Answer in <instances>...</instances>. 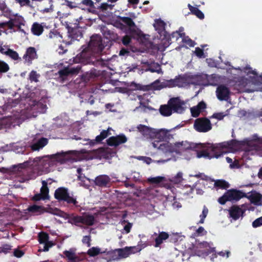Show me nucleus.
<instances>
[{
	"label": "nucleus",
	"instance_id": "f257e3e1",
	"mask_svg": "<svg viewBox=\"0 0 262 262\" xmlns=\"http://www.w3.org/2000/svg\"><path fill=\"white\" fill-rule=\"evenodd\" d=\"M90 159H91V157L89 156L88 152L85 149L79 151H61L42 158L37 157L34 159H30L26 162L13 166V169L14 171H18V174H20L23 173V169L26 166H29L39 171L48 173L52 170V168L57 163L61 164L67 162L73 163Z\"/></svg>",
	"mask_w": 262,
	"mask_h": 262
},
{
	"label": "nucleus",
	"instance_id": "f03ea898",
	"mask_svg": "<svg viewBox=\"0 0 262 262\" xmlns=\"http://www.w3.org/2000/svg\"><path fill=\"white\" fill-rule=\"evenodd\" d=\"M262 147V137L257 135H253L251 138L245 139L243 141L233 140L217 144H210V154L213 156L212 158H219L228 152H234L239 150L246 151L258 150Z\"/></svg>",
	"mask_w": 262,
	"mask_h": 262
},
{
	"label": "nucleus",
	"instance_id": "7ed1b4c3",
	"mask_svg": "<svg viewBox=\"0 0 262 262\" xmlns=\"http://www.w3.org/2000/svg\"><path fill=\"white\" fill-rule=\"evenodd\" d=\"M175 152L180 155L188 153V159L196 157L198 158H205L212 159L213 156L210 154V144H196L187 141H182L174 143Z\"/></svg>",
	"mask_w": 262,
	"mask_h": 262
},
{
	"label": "nucleus",
	"instance_id": "20e7f679",
	"mask_svg": "<svg viewBox=\"0 0 262 262\" xmlns=\"http://www.w3.org/2000/svg\"><path fill=\"white\" fill-rule=\"evenodd\" d=\"M2 14L9 17L10 20L7 22L0 23V29H3V31L6 34L12 33L15 31L25 32L21 29V26L24 25V19L23 17L17 14L12 13L11 11L7 8L4 1H0V14Z\"/></svg>",
	"mask_w": 262,
	"mask_h": 262
},
{
	"label": "nucleus",
	"instance_id": "39448f33",
	"mask_svg": "<svg viewBox=\"0 0 262 262\" xmlns=\"http://www.w3.org/2000/svg\"><path fill=\"white\" fill-rule=\"evenodd\" d=\"M244 72L247 75L252 74V77H250V79L243 78L241 81V84L245 88V91L248 93H252L255 91H261L262 90V82L259 81V78L257 76L255 71L251 70L249 67L244 68Z\"/></svg>",
	"mask_w": 262,
	"mask_h": 262
},
{
	"label": "nucleus",
	"instance_id": "423d86ee",
	"mask_svg": "<svg viewBox=\"0 0 262 262\" xmlns=\"http://www.w3.org/2000/svg\"><path fill=\"white\" fill-rule=\"evenodd\" d=\"M191 84H198L196 76L185 74L182 76L180 75L174 79L164 81L163 83L162 86H160L158 89H160L163 86L185 88Z\"/></svg>",
	"mask_w": 262,
	"mask_h": 262
},
{
	"label": "nucleus",
	"instance_id": "0eeeda50",
	"mask_svg": "<svg viewBox=\"0 0 262 262\" xmlns=\"http://www.w3.org/2000/svg\"><path fill=\"white\" fill-rule=\"evenodd\" d=\"M147 246L146 242L140 241L136 246L126 247L124 248L117 249L111 253L113 260L126 258L129 255L139 252L142 249Z\"/></svg>",
	"mask_w": 262,
	"mask_h": 262
},
{
	"label": "nucleus",
	"instance_id": "6e6552de",
	"mask_svg": "<svg viewBox=\"0 0 262 262\" xmlns=\"http://www.w3.org/2000/svg\"><path fill=\"white\" fill-rule=\"evenodd\" d=\"M71 222L76 225L84 224L88 226L94 225L95 222V216L89 213H84L81 216H74L70 219Z\"/></svg>",
	"mask_w": 262,
	"mask_h": 262
},
{
	"label": "nucleus",
	"instance_id": "1a4fd4ad",
	"mask_svg": "<svg viewBox=\"0 0 262 262\" xmlns=\"http://www.w3.org/2000/svg\"><path fill=\"white\" fill-rule=\"evenodd\" d=\"M28 210L30 212H31L32 213L35 215L41 214L45 211L49 212L51 214L56 215L59 216L63 217L65 214L63 212L61 211V210H59L57 208H50L48 209L47 210H45V208L43 207L36 205H34L29 207L28 208Z\"/></svg>",
	"mask_w": 262,
	"mask_h": 262
},
{
	"label": "nucleus",
	"instance_id": "9d476101",
	"mask_svg": "<svg viewBox=\"0 0 262 262\" xmlns=\"http://www.w3.org/2000/svg\"><path fill=\"white\" fill-rule=\"evenodd\" d=\"M178 127L179 126H177L169 129L165 128H161L159 129H155L153 139H157V142H158L161 141L171 139L173 138V135L171 134V133ZM155 142H157V141H155Z\"/></svg>",
	"mask_w": 262,
	"mask_h": 262
},
{
	"label": "nucleus",
	"instance_id": "9b49d317",
	"mask_svg": "<svg viewBox=\"0 0 262 262\" xmlns=\"http://www.w3.org/2000/svg\"><path fill=\"white\" fill-rule=\"evenodd\" d=\"M198 84L207 85H216L219 82V76L213 74L208 75L206 74H202L201 75L196 76Z\"/></svg>",
	"mask_w": 262,
	"mask_h": 262
},
{
	"label": "nucleus",
	"instance_id": "f8f14e48",
	"mask_svg": "<svg viewBox=\"0 0 262 262\" xmlns=\"http://www.w3.org/2000/svg\"><path fill=\"white\" fill-rule=\"evenodd\" d=\"M104 46L102 42V39L99 35H94L91 37L88 45V50L95 53H99L102 52Z\"/></svg>",
	"mask_w": 262,
	"mask_h": 262
},
{
	"label": "nucleus",
	"instance_id": "ddd939ff",
	"mask_svg": "<svg viewBox=\"0 0 262 262\" xmlns=\"http://www.w3.org/2000/svg\"><path fill=\"white\" fill-rule=\"evenodd\" d=\"M193 127L198 132L206 133L211 129L212 124L208 119L200 118L195 120Z\"/></svg>",
	"mask_w": 262,
	"mask_h": 262
},
{
	"label": "nucleus",
	"instance_id": "4468645a",
	"mask_svg": "<svg viewBox=\"0 0 262 262\" xmlns=\"http://www.w3.org/2000/svg\"><path fill=\"white\" fill-rule=\"evenodd\" d=\"M194 248L195 255L200 257H205L214 251L210 244L205 242L196 243Z\"/></svg>",
	"mask_w": 262,
	"mask_h": 262
},
{
	"label": "nucleus",
	"instance_id": "2eb2a0df",
	"mask_svg": "<svg viewBox=\"0 0 262 262\" xmlns=\"http://www.w3.org/2000/svg\"><path fill=\"white\" fill-rule=\"evenodd\" d=\"M56 199L60 200L66 201L68 203L73 204L77 205V202L75 198L71 197L68 193V190L63 188L57 189L54 194Z\"/></svg>",
	"mask_w": 262,
	"mask_h": 262
},
{
	"label": "nucleus",
	"instance_id": "dca6fc26",
	"mask_svg": "<svg viewBox=\"0 0 262 262\" xmlns=\"http://www.w3.org/2000/svg\"><path fill=\"white\" fill-rule=\"evenodd\" d=\"M19 123L18 116L14 115L13 116H7L0 119V129L3 128H8L15 126Z\"/></svg>",
	"mask_w": 262,
	"mask_h": 262
},
{
	"label": "nucleus",
	"instance_id": "f3484780",
	"mask_svg": "<svg viewBox=\"0 0 262 262\" xmlns=\"http://www.w3.org/2000/svg\"><path fill=\"white\" fill-rule=\"evenodd\" d=\"M246 210V207L245 205H242L241 206H233L229 209L230 217L233 220L236 221L241 217H243Z\"/></svg>",
	"mask_w": 262,
	"mask_h": 262
},
{
	"label": "nucleus",
	"instance_id": "a211bd4d",
	"mask_svg": "<svg viewBox=\"0 0 262 262\" xmlns=\"http://www.w3.org/2000/svg\"><path fill=\"white\" fill-rule=\"evenodd\" d=\"M216 95L220 101H228L230 99V90L225 85L221 84L216 88Z\"/></svg>",
	"mask_w": 262,
	"mask_h": 262
},
{
	"label": "nucleus",
	"instance_id": "6ab92c4d",
	"mask_svg": "<svg viewBox=\"0 0 262 262\" xmlns=\"http://www.w3.org/2000/svg\"><path fill=\"white\" fill-rule=\"evenodd\" d=\"M152 145L154 148H157L164 153L175 152L174 143L165 142L159 144L158 142H154L152 143Z\"/></svg>",
	"mask_w": 262,
	"mask_h": 262
},
{
	"label": "nucleus",
	"instance_id": "aec40b11",
	"mask_svg": "<svg viewBox=\"0 0 262 262\" xmlns=\"http://www.w3.org/2000/svg\"><path fill=\"white\" fill-rule=\"evenodd\" d=\"M168 104L171 106L173 112L181 114L185 110V107L184 106L185 103L178 98H173L171 99L169 101Z\"/></svg>",
	"mask_w": 262,
	"mask_h": 262
},
{
	"label": "nucleus",
	"instance_id": "412c9836",
	"mask_svg": "<svg viewBox=\"0 0 262 262\" xmlns=\"http://www.w3.org/2000/svg\"><path fill=\"white\" fill-rule=\"evenodd\" d=\"M226 195L227 196V199L230 202H237L241 199L247 197V195L245 193L235 189L229 190L226 192Z\"/></svg>",
	"mask_w": 262,
	"mask_h": 262
},
{
	"label": "nucleus",
	"instance_id": "4be33fe9",
	"mask_svg": "<svg viewBox=\"0 0 262 262\" xmlns=\"http://www.w3.org/2000/svg\"><path fill=\"white\" fill-rule=\"evenodd\" d=\"M169 237V234L165 232H160L159 233L155 232L151 235V238L155 241L154 247L156 248L160 247L161 245Z\"/></svg>",
	"mask_w": 262,
	"mask_h": 262
},
{
	"label": "nucleus",
	"instance_id": "5701e85b",
	"mask_svg": "<svg viewBox=\"0 0 262 262\" xmlns=\"http://www.w3.org/2000/svg\"><path fill=\"white\" fill-rule=\"evenodd\" d=\"M127 141V137L122 134L116 136L110 137L107 140V143L110 146H117L120 144L126 142Z\"/></svg>",
	"mask_w": 262,
	"mask_h": 262
},
{
	"label": "nucleus",
	"instance_id": "b1692460",
	"mask_svg": "<svg viewBox=\"0 0 262 262\" xmlns=\"http://www.w3.org/2000/svg\"><path fill=\"white\" fill-rule=\"evenodd\" d=\"M37 57L36 49L34 47H29L27 49L26 52L23 56V59L25 63L30 65L32 64V60L37 59Z\"/></svg>",
	"mask_w": 262,
	"mask_h": 262
},
{
	"label": "nucleus",
	"instance_id": "393cba45",
	"mask_svg": "<svg viewBox=\"0 0 262 262\" xmlns=\"http://www.w3.org/2000/svg\"><path fill=\"white\" fill-rule=\"evenodd\" d=\"M137 128L144 138L154 139L155 128L142 124L138 125Z\"/></svg>",
	"mask_w": 262,
	"mask_h": 262
},
{
	"label": "nucleus",
	"instance_id": "a878e982",
	"mask_svg": "<svg viewBox=\"0 0 262 262\" xmlns=\"http://www.w3.org/2000/svg\"><path fill=\"white\" fill-rule=\"evenodd\" d=\"M42 187L40 189V193L36 194L33 197L34 201H39L49 199V189L47 187V182L46 181H42Z\"/></svg>",
	"mask_w": 262,
	"mask_h": 262
},
{
	"label": "nucleus",
	"instance_id": "bb28decb",
	"mask_svg": "<svg viewBox=\"0 0 262 262\" xmlns=\"http://www.w3.org/2000/svg\"><path fill=\"white\" fill-rule=\"evenodd\" d=\"M112 129L110 127H108L107 130H103L99 135H98L96 137L95 140H88L86 143L85 144H90V145H94L96 143H100L103 139L107 137L109 135H111V133H110Z\"/></svg>",
	"mask_w": 262,
	"mask_h": 262
},
{
	"label": "nucleus",
	"instance_id": "cd10ccee",
	"mask_svg": "<svg viewBox=\"0 0 262 262\" xmlns=\"http://www.w3.org/2000/svg\"><path fill=\"white\" fill-rule=\"evenodd\" d=\"M80 69L81 67L79 66H77L76 67H71L60 70L58 72V73L61 78H62V79H64L66 77L70 75L77 74Z\"/></svg>",
	"mask_w": 262,
	"mask_h": 262
},
{
	"label": "nucleus",
	"instance_id": "c85d7f7f",
	"mask_svg": "<svg viewBox=\"0 0 262 262\" xmlns=\"http://www.w3.org/2000/svg\"><path fill=\"white\" fill-rule=\"evenodd\" d=\"M68 36L72 40H79L82 37L81 29L77 26L69 28L68 29Z\"/></svg>",
	"mask_w": 262,
	"mask_h": 262
},
{
	"label": "nucleus",
	"instance_id": "c756f323",
	"mask_svg": "<svg viewBox=\"0 0 262 262\" xmlns=\"http://www.w3.org/2000/svg\"><path fill=\"white\" fill-rule=\"evenodd\" d=\"M111 181L110 178L107 175H100L95 180V184L100 187H106Z\"/></svg>",
	"mask_w": 262,
	"mask_h": 262
},
{
	"label": "nucleus",
	"instance_id": "7c9ffc66",
	"mask_svg": "<svg viewBox=\"0 0 262 262\" xmlns=\"http://www.w3.org/2000/svg\"><path fill=\"white\" fill-rule=\"evenodd\" d=\"M76 248H71L69 250H65L63 253L64 256L72 262H78L79 260L78 256L76 253Z\"/></svg>",
	"mask_w": 262,
	"mask_h": 262
},
{
	"label": "nucleus",
	"instance_id": "2f4dec72",
	"mask_svg": "<svg viewBox=\"0 0 262 262\" xmlns=\"http://www.w3.org/2000/svg\"><path fill=\"white\" fill-rule=\"evenodd\" d=\"M48 143V140L46 138H40L33 143L31 147L33 150H38L42 148L45 146Z\"/></svg>",
	"mask_w": 262,
	"mask_h": 262
},
{
	"label": "nucleus",
	"instance_id": "473e14b6",
	"mask_svg": "<svg viewBox=\"0 0 262 262\" xmlns=\"http://www.w3.org/2000/svg\"><path fill=\"white\" fill-rule=\"evenodd\" d=\"M31 109L34 112H38L43 113L45 112L47 106L46 105L43 104L41 102L33 101L32 103L30 104Z\"/></svg>",
	"mask_w": 262,
	"mask_h": 262
},
{
	"label": "nucleus",
	"instance_id": "72a5a7b5",
	"mask_svg": "<svg viewBox=\"0 0 262 262\" xmlns=\"http://www.w3.org/2000/svg\"><path fill=\"white\" fill-rule=\"evenodd\" d=\"M206 104L204 102H200L197 105L194 106L190 108L192 116L193 117H196L199 116L200 113L206 108Z\"/></svg>",
	"mask_w": 262,
	"mask_h": 262
},
{
	"label": "nucleus",
	"instance_id": "f704fd0d",
	"mask_svg": "<svg viewBox=\"0 0 262 262\" xmlns=\"http://www.w3.org/2000/svg\"><path fill=\"white\" fill-rule=\"evenodd\" d=\"M39 242L40 244H43V248L42 251H48L50 246H48V242L49 240V236L47 233H40L38 235Z\"/></svg>",
	"mask_w": 262,
	"mask_h": 262
},
{
	"label": "nucleus",
	"instance_id": "c9c22d12",
	"mask_svg": "<svg viewBox=\"0 0 262 262\" xmlns=\"http://www.w3.org/2000/svg\"><path fill=\"white\" fill-rule=\"evenodd\" d=\"M184 28L180 27L178 31L173 32L170 35V39L172 40V41H177L179 39H181L182 41V38L184 37L185 34L183 32Z\"/></svg>",
	"mask_w": 262,
	"mask_h": 262
},
{
	"label": "nucleus",
	"instance_id": "e433bc0d",
	"mask_svg": "<svg viewBox=\"0 0 262 262\" xmlns=\"http://www.w3.org/2000/svg\"><path fill=\"white\" fill-rule=\"evenodd\" d=\"M247 197L250 198L251 201L253 203L257 205H261V202L262 201V196L260 194L257 193L255 192H251V194L248 196L247 195Z\"/></svg>",
	"mask_w": 262,
	"mask_h": 262
},
{
	"label": "nucleus",
	"instance_id": "4c0bfd02",
	"mask_svg": "<svg viewBox=\"0 0 262 262\" xmlns=\"http://www.w3.org/2000/svg\"><path fill=\"white\" fill-rule=\"evenodd\" d=\"M160 112L164 116H169L173 111L171 106L168 104V105H162L160 108Z\"/></svg>",
	"mask_w": 262,
	"mask_h": 262
},
{
	"label": "nucleus",
	"instance_id": "58836bf2",
	"mask_svg": "<svg viewBox=\"0 0 262 262\" xmlns=\"http://www.w3.org/2000/svg\"><path fill=\"white\" fill-rule=\"evenodd\" d=\"M167 178V182L169 181L171 184H179L183 181V173L181 172H179L174 177L172 178Z\"/></svg>",
	"mask_w": 262,
	"mask_h": 262
},
{
	"label": "nucleus",
	"instance_id": "ea45409f",
	"mask_svg": "<svg viewBox=\"0 0 262 262\" xmlns=\"http://www.w3.org/2000/svg\"><path fill=\"white\" fill-rule=\"evenodd\" d=\"M154 26L159 33H161L165 30V23L160 19H156L155 21Z\"/></svg>",
	"mask_w": 262,
	"mask_h": 262
},
{
	"label": "nucleus",
	"instance_id": "a19ab883",
	"mask_svg": "<svg viewBox=\"0 0 262 262\" xmlns=\"http://www.w3.org/2000/svg\"><path fill=\"white\" fill-rule=\"evenodd\" d=\"M81 169H78L77 172L79 174L78 177L79 180L80 181L79 183L80 185L84 186V187L88 188L90 186V179L86 178L84 176H82L80 173Z\"/></svg>",
	"mask_w": 262,
	"mask_h": 262
},
{
	"label": "nucleus",
	"instance_id": "79ce46f5",
	"mask_svg": "<svg viewBox=\"0 0 262 262\" xmlns=\"http://www.w3.org/2000/svg\"><path fill=\"white\" fill-rule=\"evenodd\" d=\"M43 29L42 26L37 23H34L31 28V31L34 35L39 36L43 32Z\"/></svg>",
	"mask_w": 262,
	"mask_h": 262
},
{
	"label": "nucleus",
	"instance_id": "37998d69",
	"mask_svg": "<svg viewBox=\"0 0 262 262\" xmlns=\"http://www.w3.org/2000/svg\"><path fill=\"white\" fill-rule=\"evenodd\" d=\"M138 159L143 160L144 162L147 164H149L152 162L157 163L158 164H162L169 160V159H167L166 160H159L157 161H154L152 160L150 158L147 157H140L138 158Z\"/></svg>",
	"mask_w": 262,
	"mask_h": 262
},
{
	"label": "nucleus",
	"instance_id": "c03bdc74",
	"mask_svg": "<svg viewBox=\"0 0 262 262\" xmlns=\"http://www.w3.org/2000/svg\"><path fill=\"white\" fill-rule=\"evenodd\" d=\"M188 7L192 14L196 15L199 18L203 19L204 18V14L198 8L193 7L190 4H188Z\"/></svg>",
	"mask_w": 262,
	"mask_h": 262
},
{
	"label": "nucleus",
	"instance_id": "a18cd8bd",
	"mask_svg": "<svg viewBox=\"0 0 262 262\" xmlns=\"http://www.w3.org/2000/svg\"><path fill=\"white\" fill-rule=\"evenodd\" d=\"M148 180L149 181L154 183L159 184L160 183H162L163 184H164L167 182V178L165 177L158 176L149 178Z\"/></svg>",
	"mask_w": 262,
	"mask_h": 262
},
{
	"label": "nucleus",
	"instance_id": "49530a36",
	"mask_svg": "<svg viewBox=\"0 0 262 262\" xmlns=\"http://www.w3.org/2000/svg\"><path fill=\"white\" fill-rule=\"evenodd\" d=\"M101 253L103 252L101 251L100 248L98 247H93L91 248L87 252L88 254L91 257L97 256Z\"/></svg>",
	"mask_w": 262,
	"mask_h": 262
},
{
	"label": "nucleus",
	"instance_id": "de8ad7c7",
	"mask_svg": "<svg viewBox=\"0 0 262 262\" xmlns=\"http://www.w3.org/2000/svg\"><path fill=\"white\" fill-rule=\"evenodd\" d=\"M143 98V97L142 95H139L137 93H130L128 94V98L129 100H136L137 99H138V100L139 101V103L141 106L143 104V103L142 101Z\"/></svg>",
	"mask_w": 262,
	"mask_h": 262
},
{
	"label": "nucleus",
	"instance_id": "09e8293b",
	"mask_svg": "<svg viewBox=\"0 0 262 262\" xmlns=\"http://www.w3.org/2000/svg\"><path fill=\"white\" fill-rule=\"evenodd\" d=\"M6 56L9 57L12 59L14 60L20 59V58L19 57L18 54L16 51L12 49H10V48L8 51V52H7Z\"/></svg>",
	"mask_w": 262,
	"mask_h": 262
},
{
	"label": "nucleus",
	"instance_id": "8fccbe9b",
	"mask_svg": "<svg viewBox=\"0 0 262 262\" xmlns=\"http://www.w3.org/2000/svg\"><path fill=\"white\" fill-rule=\"evenodd\" d=\"M214 185L222 189H226L229 187L228 183L222 180L216 181L214 183Z\"/></svg>",
	"mask_w": 262,
	"mask_h": 262
},
{
	"label": "nucleus",
	"instance_id": "3c124183",
	"mask_svg": "<svg viewBox=\"0 0 262 262\" xmlns=\"http://www.w3.org/2000/svg\"><path fill=\"white\" fill-rule=\"evenodd\" d=\"M40 75L34 70L32 71L29 75V79L31 82H37L38 81V78Z\"/></svg>",
	"mask_w": 262,
	"mask_h": 262
},
{
	"label": "nucleus",
	"instance_id": "603ef678",
	"mask_svg": "<svg viewBox=\"0 0 262 262\" xmlns=\"http://www.w3.org/2000/svg\"><path fill=\"white\" fill-rule=\"evenodd\" d=\"M12 246L9 244H5L0 246V253L7 254L12 250Z\"/></svg>",
	"mask_w": 262,
	"mask_h": 262
},
{
	"label": "nucleus",
	"instance_id": "864d4df0",
	"mask_svg": "<svg viewBox=\"0 0 262 262\" xmlns=\"http://www.w3.org/2000/svg\"><path fill=\"white\" fill-rule=\"evenodd\" d=\"M229 114V111L227 110L225 113H214L211 117V118H215L219 120H222L225 116H227Z\"/></svg>",
	"mask_w": 262,
	"mask_h": 262
},
{
	"label": "nucleus",
	"instance_id": "5fc2aeb1",
	"mask_svg": "<svg viewBox=\"0 0 262 262\" xmlns=\"http://www.w3.org/2000/svg\"><path fill=\"white\" fill-rule=\"evenodd\" d=\"M208 213V209L205 206H204L203 207V209L202 214L200 215V220L199 223L203 224L204 223L205 219Z\"/></svg>",
	"mask_w": 262,
	"mask_h": 262
},
{
	"label": "nucleus",
	"instance_id": "6e6d98bb",
	"mask_svg": "<svg viewBox=\"0 0 262 262\" xmlns=\"http://www.w3.org/2000/svg\"><path fill=\"white\" fill-rule=\"evenodd\" d=\"M121 21L128 26L129 27H133L135 26V23L130 18L127 17H123L121 18Z\"/></svg>",
	"mask_w": 262,
	"mask_h": 262
},
{
	"label": "nucleus",
	"instance_id": "4d7b16f0",
	"mask_svg": "<svg viewBox=\"0 0 262 262\" xmlns=\"http://www.w3.org/2000/svg\"><path fill=\"white\" fill-rule=\"evenodd\" d=\"M122 224L124 225L122 233H124V232L126 234L128 233L132 227V224L124 221L122 222Z\"/></svg>",
	"mask_w": 262,
	"mask_h": 262
},
{
	"label": "nucleus",
	"instance_id": "13d9d810",
	"mask_svg": "<svg viewBox=\"0 0 262 262\" xmlns=\"http://www.w3.org/2000/svg\"><path fill=\"white\" fill-rule=\"evenodd\" d=\"M9 70V67L8 64L2 60H0V72L6 73Z\"/></svg>",
	"mask_w": 262,
	"mask_h": 262
},
{
	"label": "nucleus",
	"instance_id": "bf43d9fd",
	"mask_svg": "<svg viewBox=\"0 0 262 262\" xmlns=\"http://www.w3.org/2000/svg\"><path fill=\"white\" fill-rule=\"evenodd\" d=\"M115 2L116 1H108V2H110L111 4H108L107 3L102 4L100 6L101 9L103 10H112L114 6V5H112V3Z\"/></svg>",
	"mask_w": 262,
	"mask_h": 262
},
{
	"label": "nucleus",
	"instance_id": "052dcab7",
	"mask_svg": "<svg viewBox=\"0 0 262 262\" xmlns=\"http://www.w3.org/2000/svg\"><path fill=\"white\" fill-rule=\"evenodd\" d=\"M182 42L185 43L186 45H188L190 47H194L195 45V43L193 41L188 37H186L185 36H184V37L182 38Z\"/></svg>",
	"mask_w": 262,
	"mask_h": 262
},
{
	"label": "nucleus",
	"instance_id": "680f3d73",
	"mask_svg": "<svg viewBox=\"0 0 262 262\" xmlns=\"http://www.w3.org/2000/svg\"><path fill=\"white\" fill-rule=\"evenodd\" d=\"M48 37L50 38H62V36L56 30L51 31L48 34Z\"/></svg>",
	"mask_w": 262,
	"mask_h": 262
},
{
	"label": "nucleus",
	"instance_id": "e2e57ef3",
	"mask_svg": "<svg viewBox=\"0 0 262 262\" xmlns=\"http://www.w3.org/2000/svg\"><path fill=\"white\" fill-rule=\"evenodd\" d=\"M242 163L241 162L237 159L234 158V161L233 162V164L231 165V169H238L241 168Z\"/></svg>",
	"mask_w": 262,
	"mask_h": 262
},
{
	"label": "nucleus",
	"instance_id": "0e129e2a",
	"mask_svg": "<svg viewBox=\"0 0 262 262\" xmlns=\"http://www.w3.org/2000/svg\"><path fill=\"white\" fill-rule=\"evenodd\" d=\"M262 226V216L256 219L252 223V226L254 228H257Z\"/></svg>",
	"mask_w": 262,
	"mask_h": 262
},
{
	"label": "nucleus",
	"instance_id": "69168bd1",
	"mask_svg": "<svg viewBox=\"0 0 262 262\" xmlns=\"http://www.w3.org/2000/svg\"><path fill=\"white\" fill-rule=\"evenodd\" d=\"M194 53L199 58L205 57L203 50L199 47L195 48Z\"/></svg>",
	"mask_w": 262,
	"mask_h": 262
},
{
	"label": "nucleus",
	"instance_id": "338daca9",
	"mask_svg": "<svg viewBox=\"0 0 262 262\" xmlns=\"http://www.w3.org/2000/svg\"><path fill=\"white\" fill-rule=\"evenodd\" d=\"M91 241V236L90 235H86L83 237L82 242L83 244H86L88 247H90Z\"/></svg>",
	"mask_w": 262,
	"mask_h": 262
},
{
	"label": "nucleus",
	"instance_id": "774afa93",
	"mask_svg": "<svg viewBox=\"0 0 262 262\" xmlns=\"http://www.w3.org/2000/svg\"><path fill=\"white\" fill-rule=\"evenodd\" d=\"M227 201H229L227 199V196L226 195V192L221 197L218 199V202L222 205H224Z\"/></svg>",
	"mask_w": 262,
	"mask_h": 262
}]
</instances>
